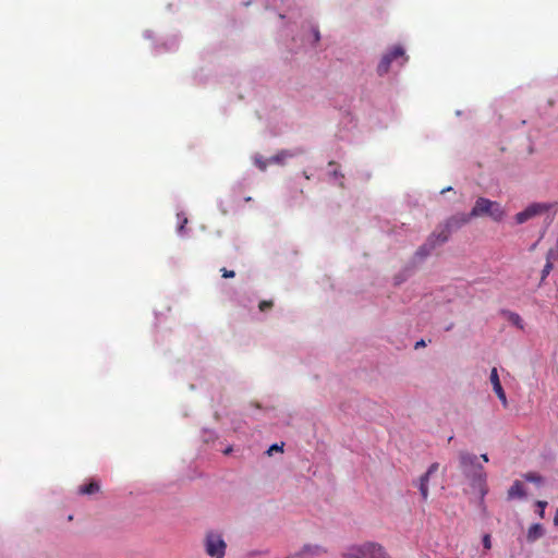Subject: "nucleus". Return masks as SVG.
Wrapping results in <instances>:
<instances>
[{"label": "nucleus", "instance_id": "393cba45", "mask_svg": "<svg viewBox=\"0 0 558 558\" xmlns=\"http://www.w3.org/2000/svg\"><path fill=\"white\" fill-rule=\"evenodd\" d=\"M256 165L258 166V168L260 170H265L266 167H267V163L265 161L259 160V159H256Z\"/></svg>", "mask_w": 558, "mask_h": 558}, {"label": "nucleus", "instance_id": "f03ea898", "mask_svg": "<svg viewBox=\"0 0 558 558\" xmlns=\"http://www.w3.org/2000/svg\"><path fill=\"white\" fill-rule=\"evenodd\" d=\"M487 216L499 222L505 217V210L498 202L478 197L469 215L461 216V223H468L471 218Z\"/></svg>", "mask_w": 558, "mask_h": 558}, {"label": "nucleus", "instance_id": "423d86ee", "mask_svg": "<svg viewBox=\"0 0 558 558\" xmlns=\"http://www.w3.org/2000/svg\"><path fill=\"white\" fill-rule=\"evenodd\" d=\"M463 223H461V217H451L445 225V227L440 231L433 232L428 240H435L436 246L446 243L449 240L451 229L460 228Z\"/></svg>", "mask_w": 558, "mask_h": 558}, {"label": "nucleus", "instance_id": "7ed1b4c3", "mask_svg": "<svg viewBox=\"0 0 558 558\" xmlns=\"http://www.w3.org/2000/svg\"><path fill=\"white\" fill-rule=\"evenodd\" d=\"M343 558H390L384 548L375 543L352 546L343 553Z\"/></svg>", "mask_w": 558, "mask_h": 558}, {"label": "nucleus", "instance_id": "20e7f679", "mask_svg": "<svg viewBox=\"0 0 558 558\" xmlns=\"http://www.w3.org/2000/svg\"><path fill=\"white\" fill-rule=\"evenodd\" d=\"M227 544L222 536L216 532H208L205 536V551L211 558H223Z\"/></svg>", "mask_w": 558, "mask_h": 558}, {"label": "nucleus", "instance_id": "1a4fd4ad", "mask_svg": "<svg viewBox=\"0 0 558 558\" xmlns=\"http://www.w3.org/2000/svg\"><path fill=\"white\" fill-rule=\"evenodd\" d=\"M436 247V241L435 240H428L423 244L421 245L415 255L420 258H425L427 257Z\"/></svg>", "mask_w": 558, "mask_h": 558}, {"label": "nucleus", "instance_id": "2eb2a0df", "mask_svg": "<svg viewBox=\"0 0 558 558\" xmlns=\"http://www.w3.org/2000/svg\"><path fill=\"white\" fill-rule=\"evenodd\" d=\"M292 155L286 150L280 151L279 154L269 158V162L279 163L282 162L287 157H291Z\"/></svg>", "mask_w": 558, "mask_h": 558}, {"label": "nucleus", "instance_id": "6e6552de", "mask_svg": "<svg viewBox=\"0 0 558 558\" xmlns=\"http://www.w3.org/2000/svg\"><path fill=\"white\" fill-rule=\"evenodd\" d=\"M490 383L493 385V389H494L495 393L497 395L498 399L502 402L504 407H507V397H506L504 388L500 384L496 367H494L490 372Z\"/></svg>", "mask_w": 558, "mask_h": 558}, {"label": "nucleus", "instance_id": "aec40b11", "mask_svg": "<svg viewBox=\"0 0 558 558\" xmlns=\"http://www.w3.org/2000/svg\"><path fill=\"white\" fill-rule=\"evenodd\" d=\"M536 506L539 508L538 514L541 518H544L545 508L547 506V501L538 500L536 501Z\"/></svg>", "mask_w": 558, "mask_h": 558}, {"label": "nucleus", "instance_id": "ddd939ff", "mask_svg": "<svg viewBox=\"0 0 558 558\" xmlns=\"http://www.w3.org/2000/svg\"><path fill=\"white\" fill-rule=\"evenodd\" d=\"M428 481H429L428 474H423L420 477L418 489H420L423 500H427V498H428Z\"/></svg>", "mask_w": 558, "mask_h": 558}, {"label": "nucleus", "instance_id": "c85d7f7f", "mask_svg": "<svg viewBox=\"0 0 558 558\" xmlns=\"http://www.w3.org/2000/svg\"><path fill=\"white\" fill-rule=\"evenodd\" d=\"M315 40L318 41L319 40V32L318 31H315Z\"/></svg>", "mask_w": 558, "mask_h": 558}, {"label": "nucleus", "instance_id": "b1692460", "mask_svg": "<svg viewBox=\"0 0 558 558\" xmlns=\"http://www.w3.org/2000/svg\"><path fill=\"white\" fill-rule=\"evenodd\" d=\"M282 447H283V444H282L281 446H279V445L275 444V445H272V446L268 449L267 453L270 456V454L272 453V451H282Z\"/></svg>", "mask_w": 558, "mask_h": 558}, {"label": "nucleus", "instance_id": "dca6fc26", "mask_svg": "<svg viewBox=\"0 0 558 558\" xmlns=\"http://www.w3.org/2000/svg\"><path fill=\"white\" fill-rule=\"evenodd\" d=\"M555 260H558V250L557 248H550L547 252L546 262L554 264Z\"/></svg>", "mask_w": 558, "mask_h": 558}, {"label": "nucleus", "instance_id": "f257e3e1", "mask_svg": "<svg viewBox=\"0 0 558 558\" xmlns=\"http://www.w3.org/2000/svg\"><path fill=\"white\" fill-rule=\"evenodd\" d=\"M460 466L468 477H472V486L477 488L482 497L486 495V474L482 465L477 464V457L465 451L460 452Z\"/></svg>", "mask_w": 558, "mask_h": 558}, {"label": "nucleus", "instance_id": "f8f14e48", "mask_svg": "<svg viewBox=\"0 0 558 558\" xmlns=\"http://www.w3.org/2000/svg\"><path fill=\"white\" fill-rule=\"evenodd\" d=\"M100 490V485L96 481H92L88 484L82 485L78 488V493L82 495H93Z\"/></svg>", "mask_w": 558, "mask_h": 558}, {"label": "nucleus", "instance_id": "bb28decb", "mask_svg": "<svg viewBox=\"0 0 558 558\" xmlns=\"http://www.w3.org/2000/svg\"><path fill=\"white\" fill-rule=\"evenodd\" d=\"M554 523H555V525H558V509L555 512Z\"/></svg>", "mask_w": 558, "mask_h": 558}, {"label": "nucleus", "instance_id": "0eeeda50", "mask_svg": "<svg viewBox=\"0 0 558 558\" xmlns=\"http://www.w3.org/2000/svg\"><path fill=\"white\" fill-rule=\"evenodd\" d=\"M400 57H404V49L401 46H395L381 58L377 68L378 73L380 75L386 74L389 71L391 62Z\"/></svg>", "mask_w": 558, "mask_h": 558}, {"label": "nucleus", "instance_id": "f3484780", "mask_svg": "<svg viewBox=\"0 0 558 558\" xmlns=\"http://www.w3.org/2000/svg\"><path fill=\"white\" fill-rule=\"evenodd\" d=\"M553 268H554V264L546 262V264H545V266H544V268L542 270V280H545V278L550 274Z\"/></svg>", "mask_w": 558, "mask_h": 558}, {"label": "nucleus", "instance_id": "9b49d317", "mask_svg": "<svg viewBox=\"0 0 558 558\" xmlns=\"http://www.w3.org/2000/svg\"><path fill=\"white\" fill-rule=\"evenodd\" d=\"M544 534V529L539 523H534L530 526L527 531L526 538L529 542L533 543Z\"/></svg>", "mask_w": 558, "mask_h": 558}, {"label": "nucleus", "instance_id": "5701e85b", "mask_svg": "<svg viewBox=\"0 0 558 558\" xmlns=\"http://www.w3.org/2000/svg\"><path fill=\"white\" fill-rule=\"evenodd\" d=\"M483 546L486 549H490V547H492L490 536L488 534L484 535V537H483Z\"/></svg>", "mask_w": 558, "mask_h": 558}, {"label": "nucleus", "instance_id": "6ab92c4d", "mask_svg": "<svg viewBox=\"0 0 558 558\" xmlns=\"http://www.w3.org/2000/svg\"><path fill=\"white\" fill-rule=\"evenodd\" d=\"M272 305H274L272 301H266V300H264V301L259 302V304H258V308H259L262 312H265V311H267V310H270V308L272 307Z\"/></svg>", "mask_w": 558, "mask_h": 558}, {"label": "nucleus", "instance_id": "a878e982", "mask_svg": "<svg viewBox=\"0 0 558 558\" xmlns=\"http://www.w3.org/2000/svg\"><path fill=\"white\" fill-rule=\"evenodd\" d=\"M425 345H426V344H425V341H424V340H420V341H417V342L415 343V349H418V348H421V347H425Z\"/></svg>", "mask_w": 558, "mask_h": 558}, {"label": "nucleus", "instance_id": "4be33fe9", "mask_svg": "<svg viewBox=\"0 0 558 558\" xmlns=\"http://www.w3.org/2000/svg\"><path fill=\"white\" fill-rule=\"evenodd\" d=\"M438 470V463H433L429 465L428 470L424 474H428V477H430L432 474H434Z\"/></svg>", "mask_w": 558, "mask_h": 558}, {"label": "nucleus", "instance_id": "cd10ccee", "mask_svg": "<svg viewBox=\"0 0 558 558\" xmlns=\"http://www.w3.org/2000/svg\"><path fill=\"white\" fill-rule=\"evenodd\" d=\"M481 458L484 462H488V456L486 453H483Z\"/></svg>", "mask_w": 558, "mask_h": 558}, {"label": "nucleus", "instance_id": "7c9ffc66", "mask_svg": "<svg viewBox=\"0 0 558 558\" xmlns=\"http://www.w3.org/2000/svg\"><path fill=\"white\" fill-rule=\"evenodd\" d=\"M231 450H232L231 448H227V449L225 450V453H226V454H228V453H230V452H231Z\"/></svg>", "mask_w": 558, "mask_h": 558}, {"label": "nucleus", "instance_id": "412c9836", "mask_svg": "<svg viewBox=\"0 0 558 558\" xmlns=\"http://www.w3.org/2000/svg\"><path fill=\"white\" fill-rule=\"evenodd\" d=\"M221 274L223 278H233L235 276L233 270H228L227 268H222Z\"/></svg>", "mask_w": 558, "mask_h": 558}, {"label": "nucleus", "instance_id": "a211bd4d", "mask_svg": "<svg viewBox=\"0 0 558 558\" xmlns=\"http://www.w3.org/2000/svg\"><path fill=\"white\" fill-rule=\"evenodd\" d=\"M524 478L533 483H539L542 481V477L535 473H527L524 475Z\"/></svg>", "mask_w": 558, "mask_h": 558}, {"label": "nucleus", "instance_id": "2f4dec72", "mask_svg": "<svg viewBox=\"0 0 558 558\" xmlns=\"http://www.w3.org/2000/svg\"><path fill=\"white\" fill-rule=\"evenodd\" d=\"M449 190H451V187L444 189V190H441V193H445L446 191H449Z\"/></svg>", "mask_w": 558, "mask_h": 558}, {"label": "nucleus", "instance_id": "4468645a", "mask_svg": "<svg viewBox=\"0 0 558 558\" xmlns=\"http://www.w3.org/2000/svg\"><path fill=\"white\" fill-rule=\"evenodd\" d=\"M508 319H509V322L511 324H513L518 328H520V329L524 328L523 320H522V318H521V316L519 314H517V313H509L508 314Z\"/></svg>", "mask_w": 558, "mask_h": 558}, {"label": "nucleus", "instance_id": "c756f323", "mask_svg": "<svg viewBox=\"0 0 558 558\" xmlns=\"http://www.w3.org/2000/svg\"><path fill=\"white\" fill-rule=\"evenodd\" d=\"M403 59V61H401V64H404V62L408 60V57H401Z\"/></svg>", "mask_w": 558, "mask_h": 558}, {"label": "nucleus", "instance_id": "39448f33", "mask_svg": "<svg viewBox=\"0 0 558 558\" xmlns=\"http://www.w3.org/2000/svg\"><path fill=\"white\" fill-rule=\"evenodd\" d=\"M551 207L553 204L548 203H533L515 215V221L520 225L524 223L527 220L548 211Z\"/></svg>", "mask_w": 558, "mask_h": 558}, {"label": "nucleus", "instance_id": "9d476101", "mask_svg": "<svg viewBox=\"0 0 558 558\" xmlns=\"http://www.w3.org/2000/svg\"><path fill=\"white\" fill-rule=\"evenodd\" d=\"M525 497V490L520 481H514L511 487L508 489V499L523 498Z\"/></svg>", "mask_w": 558, "mask_h": 558}]
</instances>
